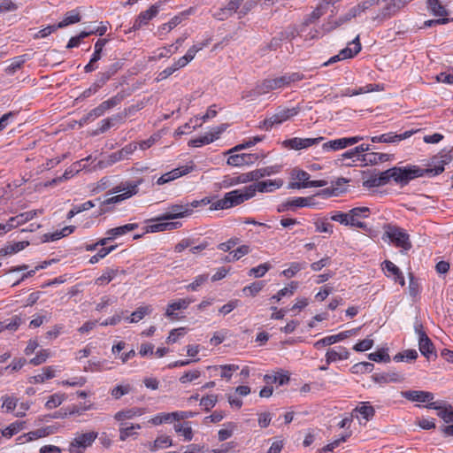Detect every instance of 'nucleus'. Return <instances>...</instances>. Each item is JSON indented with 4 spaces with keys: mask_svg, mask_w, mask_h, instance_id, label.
<instances>
[{
    "mask_svg": "<svg viewBox=\"0 0 453 453\" xmlns=\"http://www.w3.org/2000/svg\"><path fill=\"white\" fill-rule=\"evenodd\" d=\"M141 181H126L121 182L118 186L114 187L110 193L116 194L120 193L119 195H116L114 196H111L110 198L105 199L102 203V206L100 208L99 214H104L107 211V210L104 207L108 204H113L120 203L138 193L139 190V184Z\"/></svg>",
    "mask_w": 453,
    "mask_h": 453,
    "instance_id": "f257e3e1",
    "label": "nucleus"
},
{
    "mask_svg": "<svg viewBox=\"0 0 453 453\" xmlns=\"http://www.w3.org/2000/svg\"><path fill=\"white\" fill-rule=\"evenodd\" d=\"M390 169L392 180L401 186H405L411 180L426 174V169H422L417 165L395 166Z\"/></svg>",
    "mask_w": 453,
    "mask_h": 453,
    "instance_id": "f03ea898",
    "label": "nucleus"
},
{
    "mask_svg": "<svg viewBox=\"0 0 453 453\" xmlns=\"http://www.w3.org/2000/svg\"><path fill=\"white\" fill-rule=\"evenodd\" d=\"M303 78V74L300 73H291L280 77L265 79L261 81L260 90L268 93L272 90L289 87L292 83L302 81Z\"/></svg>",
    "mask_w": 453,
    "mask_h": 453,
    "instance_id": "7ed1b4c3",
    "label": "nucleus"
},
{
    "mask_svg": "<svg viewBox=\"0 0 453 453\" xmlns=\"http://www.w3.org/2000/svg\"><path fill=\"white\" fill-rule=\"evenodd\" d=\"M300 111L301 106L299 105L292 108H279L274 114L260 122L258 127L268 131L272 129L274 125H280L297 115Z\"/></svg>",
    "mask_w": 453,
    "mask_h": 453,
    "instance_id": "20e7f679",
    "label": "nucleus"
},
{
    "mask_svg": "<svg viewBox=\"0 0 453 453\" xmlns=\"http://www.w3.org/2000/svg\"><path fill=\"white\" fill-rule=\"evenodd\" d=\"M384 229L383 238L387 237L396 247L402 248L404 250L411 249L412 245L410 241V236L403 228L396 226L386 225Z\"/></svg>",
    "mask_w": 453,
    "mask_h": 453,
    "instance_id": "39448f33",
    "label": "nucleus"
},
{
    "mask_svg": "<svg viewBox=\"0 0 453 453\" xmlns=\"http://www.w3.org/2000/svg\"><path fill=\"white\" fill-rule=\"evenodd\" d=\"M97 435L98 434L94 431L77 434L70 444L69 451L71 453H83L86 448L92 445Z\"/></svg>",
    "mask_w": 453,
    "mask_h": 453,
    "instance_id": "423d86ee",
    "label": "nucleus"
},
{
    "mask_svg": "<svg viewBox=\"0 0 453 453\" xmlns=\"http://www.w3.org/2000/svg\"><path fill=\"white\" fill-rule=\"evenodd\" d=\"M254 196V189L249 186L225 194L229 208L239 205Z\"/></svg>",
    "mask_w": 453,
    "mask_h": 453,
    "instance_id": "0eeeda50",
    "label": "nucleus"
},
{
    "mask_svg": "<svg viewBox=\"0 0 453 453\" xmlns=\"http://www.w3.org/2000/svg\"><path fill=\"white\" fill-rule=\"evenodd\" d=\"M453 159V150L442 151L432 159L433 167L426 168V174L435 176L444 171V165Z\"/></svg>",
    "mask_w": 453,
    "mask_h": 453,
    "instance_id": "6e6552de",
    "label": "nucleus"
},
{
    "mask_svg": "<svg viewBox=\"0 0 453 453\" xmlns=\"http://www.w3.org/2000/svg\"><path fill=\"white\" fill-rule=\"evenodd\" d=\"M189 216V211L186 208L185 203H173L171 204L167 211L157 217V219H149L148 221H161V220H172L176 219H182Z\"/></svg>",
    "mask_w": 453,
    "mask_h": 453,
    "instance_id": "1a4fd4ad",
    "label": "nucleus"
},
{
    "mask_svg": "<svg viewBox=\"0 0 453 453\" xmlns=\"http://www.w3.org/2000/svg\"><path fill=\"white\" fill-rule=\"evenodd\" d=\"M226 124H222L219 127H214L204 135L190 140L188 142V146L200 147L204 144H210L211 142L217 140L219 135L226 129Z\"/></svg>",
    "mask_w": 453,
    "mask_h": 453,
    "instance_id": "9d476101",
    "label": "nucleus"
},
{
    "mask_svg": "<svg viewBox=\"0 0 453 453\" xmlns=\"http://www.w3.org/2000/svg\"><path fill=\"white\" fill-rule=\"evenodd\" d=\"M324 140V137L319 136L317 138H298L295 137L292 139H288L283 142V145L286 148L291 149V150H302L306 149L313 145H317L320 143Z\"/></svg>",
    "mask_w": 453,
    "mask_h": 453,
    "instance_id": "9b49d317",
    "label": "nucleus"
},
{
    "mask_svg": "<svg viewBox=\"0 0 453 453\" xmlns=\"http://www.w3.org/2000/svg\"><path fill=\"white\" fill-rule=\"evenodd\" d=\"M352 44H354V48L351 49L349 47H346L342 49L339 54L332 57L328 61L324 63V65H329L331 64H334L337 61L351 58L354 56H356L360 50H361V43L359 40V35H357V37L351 42Z\"/></svg>",
    "mask_w": 453,
    "mask_h": 453,
    "instance_id": "f8f14e48",
    "label": "nucleus"
},
{
    "mask_svg": "<svg viewBox=\"0 0 453 453\" xmlns=\"http://www.w3.org/2000/svg\"><path fill=\"white\" fill-rule=\"evenodd\" d=\"M370 209L368 207H356L349 211V226L366 229L367 226L361 219L369 217Z\"/></svg>",
    "mask_w": 453,
    "mask_h": 453,
    "instance_id": "ddd939ff",
    "label": "nucleus"
},
{
    "mask_svg": "<svg viewBox=\"0 0 453 453\" xmlns=\"http://www.w3.org/2000/svg\"><path fill=\"white\" fill-rule=\"evenodd\" d=\"M160 7V4H152L148 10L140 12L133 24L132 29L139 30L142 26L147 25L150 20L157 15Z\"/></svg>",
    "mask_w": 453,
    "mask_h": 453,
    "instance_id": "4468645a",
    "label": "nucleus"
},
{
    "mask_svg": "<svg viewBox=\"0 0 453 453\" xmlns=\"http://www.w3.org/2000/svg\"><path fill=\"white\" fill-rule=\"evenodd\" d=\"M195 168V165L191 164L190 165H183L178 168H175L163 175H161L157 180V185H164L165 183H168L172 180H174L181 176H184L189 173H191Z\"/></svg>",
    "mask_w": 453,
    "mask_h": 453,
    "instance_id": "2eb2a0df",
    "label": "nucleus"
},
{
    "mask_svg": "<svg viewBox=\"0 0 453 453\" xmlns=\"http://www.w3.org/2000/svg\"><path fill=\"white\" fill-rule=\"evenodd\" d=\"M416 331L418 334V347L422 355H424L426 358H430L431 356L434 354V344L431 340L428 338L426 334L423 331L422 325H418L416 326Z\"/></svg>",
    "mask_w": 453,
    "mask_h": 453,
    "instance_id": "dca6fc26",
    "label": "nucleus"
},
{
    "mask_svg": "<svg viewBox=\"0 0 453 453\" xmlns=\"http://www.w3.org/2000/svg\"><path fill=\"white\" fill-rule=\"evenodd\" d=\"M426 407L436 410L438 417L442 418L446 423L453 421V407L450 404H447L441 401H436L429 403Z\"/></svg>",
    "mask_w": 453,
    "mask_h": 453,
    "instance_id": "f3484780",
    "label": "nucleus"
},
{
    "mask_svg": "<svg viewBox=\"0 0 453 453\" xmlns=\"http://www.w3.org/2000/svg\"><path fill=\"white\" fill-rule=\"evenodd\" d=\"M391 178V169H388L384 172H379L372 173L367 180L364 181V186L366 188L380 187L388 184Z\"/></svg>",
    "mask_w": 453,
    "mask_h": 453,
    "instance_id": "a211bd4d",
    "label": "nucleus"
},
{
    "mask_svg": "<svg viewBox=\"0 0 453 453\" xmlns=\"http://www.w3.org/2000/svg\"><path fill=\"white\" fill-rule=\"evenodd\" d=\"M402 395L411 402H419V403H433L434 396V394L427 391L421 390H408L402 392Z\"/></svg>",
    "mask_w": 453,
    "mask_h": 453,
    "instance_id": "6ab92c4d",
    "label": "nucleus"
},
{
    "mask_svg": "<svg viewBox=\"0 0 453 453\" xmlns=\"http://www.w3.org/2000/svg\"><path fill=\"white\" fill-rule=\"evenodd\" d=\"M360 12H358V8L353 7L351 8L345 15L340 17L337 20L328 22L322 26V29L324 33H329L332 30L337 28L342 24L349 21L351 19L355 18Z\"/></svg>",
    "mask_w": 453,
    "mask_h": 453,
    "instance_id": "aec40b11",
    "label": "nucleus"
},
{
    "mask_svg": "<svg viewBox=\"0 0 453 453\" xmlns=\"http://www.w3.org/2000/svg\"><path fill=\"white\" fill-rule=\"evenodd\" d=\"M42 210H32L29 211H26V212L20 213L15 217L10 218L8 222L5 225L10 226L11 230H12V228L17 227L20 225H23L24 223L33 219L38 214H42Z\"/></svg>",
    "mask_w": 453,
    "mask_h": 453,
    "instance_id": "412c9836",
    "label": "nucleus"
},
{
    "mask_svg": "<svg viewBox=\"0 0 453 453\" xmlns=\"http://www.w3.org/2000/svg\"><path fill=\"white\" fill-rule=\"evenodd\" d=\"M413 131H405L403 134H395L394 133L383 134L378 136H372L371 141L372 142H385V143H395L404 139H407L412 135Z\"/></svg>",
    "mask_w": 453,
    "mask_h": 453,
    "instance_id": "4be33fe9",
    "label": "nucleus"
},
{
    "mask_svg": "<svg viewBox=\"0 0 453 453\" xmlns=\"http://www.w3.org/2000/svg\"><path fill=\"white\" fill-rule=\"evenodd\" d=\"M283 184L281 180H267L264 181H258L257 183L251 184L249 187L254 189V196L257 191L259 192H272L275 189L280 188Z\"/></svg>",
    "mask_w": 453,
    "mask_h": 453,
    "instance_id": "5701e85b",
    "label": "nucleus"
},
{
    "mask_svg": "<svg viewBox=\"0 0 453 453\" xmlns=\"http://www.w3.org/2000/svg\"><path fill=\"white\" fill-rule=\"evenodd\" d=\"M214 375L219 374L221 378L229 380L233 372L239 369L237 365H211L207 367Z\"/></svg>",
    "mask_w": 453,
    "mask_h": 453,
    "instance_id": "b1692460",
    "label": "nucleus"
},
{
    "mask_svg": "<svg viewBox=\"0 0 453 453\" xmlns=\"http://www.w3.org/2000/svg\"><path fill=\"white\" fill-rule=\"evenodd\" d=\"M165 220L158 221L157 223L149 225L145 227V233H156L165 230H173L181 226L179 221L165 222Z\"/></svg>",
    "mask_w": 453,
    "mask_h": 453,
    "instance_id": "393cba45",
    "label": "nucleus"
},
{
    "mask_svg": "<svg viewBox=\"0 0 453 453\" xmlns=\"http://www.w3.org/2000/svg\"><path fill=\"white\" fill-rule=\"evenodd\" d=\"M351 334L352 331H345L338 334L324 337L323 339H320L318 342H316L314 343V347L317 349H320L322 347L332 345L335 342L344 340L345 338L349 337Z\"/></svg>",
    "mask_w": 453,
    "mask_h": 453,
    "instance_id": "a878e982",
    "label": "nucleus"
},
{
    "mask_svg": "<svg viewBox=\"0 0 453 453\" xmlns=\"http://www.w3.org/2000/svg\"><path fill=\"white\" fill-rule=\"evenodd\" d=\"M257 157H255L252 154H236V155H231L227 158V164L229 165L234 166H241L247 165L249 163H252L254 160H256Z\"/></svg>",
    "mask_w": 453,
    "mask_h": 453,
    "instance_id": "bb28decb",
    "label": "nucleus"
},
{
    "mask_svg": "<svg viewBox=\"0 0 453 453\" xmlns=\"http://www.w3.org/2000/svg\"><path fill=\"white\" fill-rule=\"evenodd\" d=\"M383 265H385L384 269L387 271V276L393 275L395 282H398L402 286L405 284L404 277L403 276L402 272L394 263L386 260L384 261Z\"/></svg>",
    "mask_w": 453,
    "mask_h": 453,
    "instance_id": "cd10ccee",
    "label": "nucleus"
},
{
    "mask_svg": "<svg viewBox=\"0 0 453 453\" xmlns=\"http://www.w3.org/2000/svg\"><path fill=\"white\" fill-rule=\"evenodd\" d=\"M143 413L144 411L142 408L134 407L118 411L114 415V418L123 423V421L126 419H131L134 418V417L142 416Z\"/></svg>",
    "mask_w": 453,
    "mask_h": 453,
    "instance_id": "c85d7f7f",
    "label": "nucleus"
},
{
    "mask_svg": "<svg viewBox=\"0 0 453 453\" xmlns=\"http://www.w3.org/2000/svg\"><path fill=\"white\" fill-rule=\"evenodd\" d=\"M389 157L390 156L388 154L372 152L363 155L360 161L365 165H377L378 163L389 160Z\"/></svg>",
    "mask_w": 453,
    "mask_h": 453,
    "instance_id": "c756f323",
    "label": "nucleus"
},
{
    "mask_svg": "<svg viewBox=\"0 0 453 453\" xmlns=\"http://www.w3.org/2000/svg\"><path fill=\"white\" fill-rule=\"evenodd\" d=\"M349 355V351L343 347H339V350L331 349L326 354V361L327 364H330L337 360L348 359Z\"/></svg>",
    "mask_w": 453,
    "mask_h": 453,
    "instance_id": "7c9ffc66",
    "label": "nucleus"
},
{
    "mask_svg": "<svg viewBox=\"0 0 453 453\" xmlns=\"http://www.w3.org/2000/svg\"><path fill=\"white\" fill-rule=\"evenodd\" d=\"M191 303V300L188 298L179 299L175 302L170 303L167 305L165 316L169 318H173L174 311L178 310H185Z\"/></svg>",
    "mask_w": 453,
    "mask_h": 453,
    "instance_id": "2f4dec72",
    "label": "nucleus"
},
{
    "mask_svg": "<svg viewBox=\"0 0 453 453\" xmlns=\"http://www.w3.org/2000/svg\"><path fill=\"white\" fill-rule=\"evenodd\" d=\"M371 150V147L369 144H360L357 147H355L354 149H351L346 152H344L343 154H342V160L344 159H349V158H354V157H357V160L360 161V158L362 157V156L364 154V152H366V151H369Z\"/></svg>",
    "mask_w": 453,
    "mask_h": 453,
    "instance_id": "473e14b6",
    "label": "nucleus"
},
{
    "mask_svg": "<svg viewBox=\"0 0 453 453\" xmlns=\"http://www.w3.org/2000/svg\"><path fill=\"white\" fill-rule=\"evenodd\" d=\"M153 311L151 305H144L138 307L132 312L131 316L127 318L130 323H137L142 320L146 315H150Z\"/></svg>",
    "mask_w": 453,
    "mask_h": 453,
    "instance_id": "72a5a7b5",
    "label": "nucleus"
},
{
    "mask_svg": "<svg viewBox=\"0 0 453 453\" xmlns=\"http://www.w3.org/2000/svg\"><path fill=\"white\" fill-rule=\"evenodd\" d=\"M173 445V440L168 435H161L156 438L153 442L149 443L150 451L155 452L161 449L167 448Z\"/></svg>",
    "mask_w": 453,
    "mask_h": 453,
    "instance_id": "f704fd0d",
    "label": "nucleus"
},
{
    "mask_svg": "<svg viewBox=\"0 0 453 453\" xmlns=\"http://www.w3.org/2000/svg\"><path fill=\"white\" fill-rule=\"evenodd\" d=\"M55 376V370L53 366H47L42 369V372L29 378V382L32 384L42 383L47 380L52 379Z\"/></svg>",
    "mask_w": 453,
    "mask_h": 453,
    "instance_id": "c9c22d12",
    "label": "nucleus"
},
{
    "mask_svg": "<svg viewBox=\"0 0 453 453\" xmlns=\"http://www.w3.org/2000/svg\"><path fill=\"white\" fill-rule=\"evenodd\" d=\"M136 228H138V224L129 223V224H126L124 226L111 228L106 232V234L111 235L113 237V239H115L116 237L124 235V234H127L128 232L135 230Z\"/></svg>",
    "mask_w": 453,
    "mask_h": 453,
    "instance_id": "e433bc0d",
    "label": "nucleus"
},
{
    "mask_svg": "<svg viewBox=\"0 0 453 453\" xmlns=\"http://www.w3.org/2000/svg\"><path fill=\"white\" fill-rule=\"evenodd\" d=\"M29 245L27 241L18 242L6 245L4 248L0 249V257L14 254L18 251L24 250Z\"/></svg>",
    "mask_w": 453,
    "mask_h": 453,
    "instance_id": "4c0bfd02",
    "label": "nucleus"
},
{
    "mask_svg": "<svg viewBox=\"0 0 453 453\" xmlns=\"http://www.w3.org/2000/svg\"><path fill=\"white\" fill-rule=\"evenodd\" d=\"M250 181H254L251 172L242 173L238 176L229 178L228 180H224L225 187H231L237 184L247 183Z\"/></svg>",
    "mask_w": 453,
    "mask_h": 453,
    "instance_id": "58836bf2",
    "label": "nucleus"
},
{
    "mask_svg": "<svg viewBox=\"0 0 453 453\" xmlns=\"http://www.w3.org/2000/svg\"><path fill=\"white\" fill-rule=\"evenodd\" d=\"M279 171H280V166L273 165V166H267V167L251 171V174H252L253 180L257 181L265 176H269V175L277 173Z\"/></svg>",
    "mask_w": 453,
    "mask_h": 453,
    "instance_id": "ea45409f",
    "label": "nucleus"
},
{
    "mask_svg": "<svg viewBox=\"0 0 453 453\" xmlns=\"http://www.w3.org/2000/svg\"><path fill=\"white\" fill-rule=\"evenodd\" d=\"M174 430L176 433L184 436L185 440L189 441L193 438V431L189 422L174 424Z\"/></svg>",
    "mask_w": 453,
    "mask_h": 453,
    "instance_id": "a19ab883",
    "label": "nucleus"
},
{
    "mask_svg": "<svg viewBox=\"0 0 453 453\" xmlns=\"http://www.w3.org/2000/svg\"><path fill=\"white\" fill-rule=\"evenodd\" d=\"M427 7L429 11L435 16L442 17L448 15L446 8L439 0H427Z\"/></svg>",
    "mask_w": 453,
    "mask_h": 453,
    "instance_id": "79ce46f5",
    "label": "nucleus"
},
{
    "mask_svg": "<svg viewBox=\"0 0 453 453\" xmlns=\"http://www.w3.org/2000/svg\"><path fill=\"white\" fill-rule=\"evenodd\" d=\"M297 288H298V282L291 281L288 287L278 291V293L276 295L273 296L271 299L275 300L276 302H279L282 297H284L286 296H290L294 295V293Z\"/></svg>",
    "mask_w": 453,
    "mask_h": 453,
    "instance_id": "37998d69",
    "label": "nucleus"
},
{
    "mask_svg": "<svg viewBox=\"0 0 453 453\" xmlns=\"http://www.w3.org/2000/svg\"><path fill=\"white\" fill-rule=\"evenodd\" d=\"M80 20H81L80 13L77 11L73 10L71 12H68L65 14L64 19L62 21H60L59 23H58L57 27H58L59 28H63L68 25L77 23Z\"/></svg>",
    "mask_w": 453,
    "mask_h": 453,
    "instance_id": "c03bdc74",
    "label": "nucleus"
},
{
    "mask_svg": "<svg viewBox=\"0 0 453 453\" xmlns=\"http://www.w3.org/2000/svg\"><path fill=\"white\" fill-rule=\"evenodd\" d=\"M90 158V157H88L86 158L81 159V161L73 163L68 169H66L62 175V180H68L69 178L73 177L75 173H79L82 168L85 167V165H81L82 162L88 161Z\"/></svg>",
    "mask_w": 453,
    "mask_h": 453,
    "instance_id": "a18cd8bd",
    "label": "nucleus"
},
{
    "mask_svg": "<svg viewBox=\"0 0 453 453\" xmlns=\"http://www.w3.org/2000/svg\"><path fill=\"white\" fill-rule=\"evenodd\" d=\"M398 9L395 6V3H394L392 0L388 3L383 8H381L379 15L377 16L378 19H388L395 14L398 12Z\"/></svg>",
    "mask_w": 453,
    "mask_h": 453,
    "instance_id": "49530a36",
    "label": "nucleus"
},
{
    "mask_svg": "<svg viewBox=\"0 0 453 453\" xmlns=\"http://www.w3.org/2000/svg\"><path fill=\"white\" fill-rule=\"evenodd\" d=\"M373 379L375 381L379 383H388V382H396L402 380V376L399 373H381L373 375Z\"/></svg>",
    "mask_w": 453,
    "mask_h": 453,
    "instance_id": "de8ad7c7",
    "label": "nucleus"
},
{
    "mask_svg": "<svg viewBox=\"0 0 453 453\" xmlns=\"http://www.w3.org/2000/svg\"><path fill=\"white\" fill-rule=\"evenodd\" d=\"M125 98V95L123 93H118L116 96L111 98L104 101L99 105L102 107L103 111L105 112L106 111L117 106L119 104L123 99Z\"/></svg>",
    "mask_w": 453,
    "mask_h": 453,
    "instance_id": "09e8293b",
    "label": "nucleus"
},
{
    "mask_svg": "<svg viewBox=\"0 0 453 453\" xmlns=\"http://www.w3.org/2000/svg\"><path fill=\"white\" fill-rule=\"evenodd\" d=\"M354 412L360 413L364 418L369 420L374 416L375 410L372 405L368 404V403H362L361 406H357L353 410L352 413Z\"/></svg>",
    "mask_w": 453,
    "mask_h": 453,
    "instance_id": "8fccbe9b",
    "label": "nucleus"
},
{
    "mask_svg": "<svg viewBox=\"0 0 453 453\" xmlns=\"http://www.w3.org/2000/svg\"><path fill=\"white\" fill-rule=\"evenodd\" d=\"M250 249L248 245H242L234 251L233 255L230 254V255L226 256L224 258V261L228 262V263L236 261V260L240 259L241 257H242L243 256L250 253Z\"/></svg>",
    "mask_w": 453,
    "mask_h": 453,
    "instance_id": "3c124183",
    "label": "nucleus"
},
{
    "mask_svg": "<svg viewBox=\"0 0 453 453\" xmlns=\"http://www.w3.org/2000/svg\"><path fill=\"white\" fill-rule=\"evenodd\" d=\"M264 380L268 385L273 383L284 385L289 381V377L287 374H265Z\"/></svg>",
    "mask_w": 453,
    "mask_h": 453,
    "instance_id": "603ef678",
    "label": "nucleus"
},
{
    "mask_svg": "<svg viewBox=\"0 0 453 453\" xmlns=\"http://www.w3.org/2000/svg\"><path fill=\"white\" fill-rule=\"evenodd\" d=\"M265 287V281H256L250 284V286H246L242 288V292L246 296H257Z\"/></svg>",
    "mask_w": 453,
    "mask_h": 453,
    "instance_id": "864d4df0",
    "label": "nucleus"
},
{
    "mask_svg": "<svg viewBox=\"0 0 453 453\" xmlns=\"http://www.w3.org/2000/svg\"><path fill=\"white\" fill-rule=\"evenodd\" d=\"M24 423L25 422L23 421H15L12 423L9 426L2 431L3 436L11 438L14 434H18L20 430L23 429Z\"/></svg>",
    "mask_w": 453,
    "mask_h": 453,
    "instance_id": "5fc2aeb1",
    "label": "nucleus"
},
{
    "mask_svg": "<svg viewBox=\"0 0 453 453\" xmlns=\"http://www.w3.org/2000/svg\"><path fill=\"white\" fill-rule=\"evenodd\" d=\"M322 149L324 151H336L345 149L343 139L340 138L324 142L322 144Z\"/></svg>",
    "mask_w": 453,
    "mask_h": 453,
    "instance_id": "6e6d98bb",
    "label": "nucleus"
},
{
    "mask_svg": "<svg viewBox=\"0 0 453 453\" xmlns=\"http://www.w3.org/2000/svg\"><path fill=\"white\" fill-rule=\"evenodd\" d=\"M141 426L139 424L132 425L130 426H125L124 423H120L119 427V440L121 441H125L128 437L134 434L133 432L134 429H140Z\"/></svg>",
    "mask_w": 453,
    "mask_h": 453,
    "instance_id": "4d7b16f0",
    "label": "nucleus"
},
{
    "mask_svg": "<svg viewBox=\"0 0 453 453\" xmlns=\"http://www.w3.org/2000/svg\"><path fill=\"white\" fill-rule=\"evenodd\" d=\"M119 271V269L107 268L104 273L96 280V284H102L103 282L109 283L118 274Z\"/></svg>",
    "mask_w": 453,
    "mask_h": 453,
    "instance_id": "13d9d810",
    "label": "nucleus"
},
{
    "mask_svg": "<svg viewBox=\"0 0 453 453\" xmlns=\"http://www.w3.org/2000/svg\"><path fill=\"white\" fill-rule=\"evenodd\" d=\"M325 12L324 4H319V6L305 19L303 24L308 26L314 23L325 13Z\"/></svg>",
    "mask_w": 453,
    "mask_h": 453,
    "instance_id": "bf43d9fd",
    "label": "nucleus"
},
{
    "mask_svg": "<svg viewBox=\"0 0 453 453\" xmlns=\"http://www.w3.org/2000/svg\"><path fill=\"white\" fill-rule=\"evenodd\" d=\"M210 43V40L207 39L205 40L204 42H199L197 44H195L193 45L192 47H190L187 53L184 55V57L190 62L194 59L196 54L200 51L201 50H203L204 47H206L207 45H209Z\"/></svg>",
    "mask_w": 453,
    "mask_h": 453,
    "instance_id": "052dcab7",
    "label": "nucleus"
},
{
    "mask_svg": "<svg viewBox=\"0 0 453 453\" xmlns=\"http://www.w3.org/2000/svg\"><path fill=\"white\" fill-rule=\"evenodd\" d=\"M116 245H111L110 247H103L98 250V252L92 256L89 259V263L94 265L99 262L100 259L105 257L109 253L113 251L116 249Z\"/></svg>",
    "mask_w": 453,
    "mask_h": 453,
    "instance_id": "680f3d73",
    "label": "nucleus"
},
{
    "mask_svg": "<svg viewBox=\"0 0 453 453\" xmlns=\"http://www.w3.org/2000/svg\"><path fill=\"white\" fill-rule=\"evenodd\" d=\"M326 185H327L326 180H310L309 182H304V183H290L289 188L300 189V188H310V187H315V188L324 187Z\"/></svg>",
    "mask_w": 453,
    "mask_h": 453,
    "instance_id": "e2e57ef3",
    "label": "nucleus"
},
{
    "mask_svg": "<svg viewBox=\"0 0 453 453\" xmlns=\"http://www.w3.org/2000/svg\"><path fill=\"white\" fill-rule=\"evenodd\" d=\"M305 263H297L293 262L290 264L289 267L288 269H285L282 271L281 274L284 275L287 278H291L295 276L299 271L303 269L305 267Z\"/></svg>",
    "mask_w": 453,
    "mask_h": 453,
    "instance_id": "0e129e2a",
    "label": "nucleus"
},
{
    "mask_svg": "<svg viewBox=\"0 0 453 453\" xmlns=\"http://www.w3.org/2000/svg\"><path fill=\"white\" fill-rule=\"evenodd\" d=\"M311 198L309 197H296L290 200H288L284 206L290 207V208H296V207H305L310 205Z\"/></svg>",
    "mask_w": 453,
    "mask_h": 453,
    "instance_id": "69168bd1",
    "label": "nucleus"
},
{
    "mask_svg": "<svg viewBox=\"0 0 453 453\" xmlns=\"http://www.w3.org/2000/svg\"><path fill=\"white\" fill-rule=\"evenodd\" d=\"M65 399V395L63 394H54L50 395L48 401L45 403V407L48 410H51L59 406Z\"/></svg>",
    "mask_w": 453,
    "mask_h": 453,
    "instance_id": "338daca9",
    "label": "nucleus"
},
{
    "mask_svg": "<svg viewBox=\"0 0 453 453\" xmlns=\"http://www.w3.org/2000/svg\"><path fill=\"white\" fill-rule=\"evenodd\" d=\"M271 268L268 263H264L257 267H253L250 270L249 275H254L257 278L263 277Z\"/></svg>",
    "mask_w": 453,
    "mask_h": 453,
    "instance_id": "774afa93",
    "label": "nucleus"
}]
</instances>
